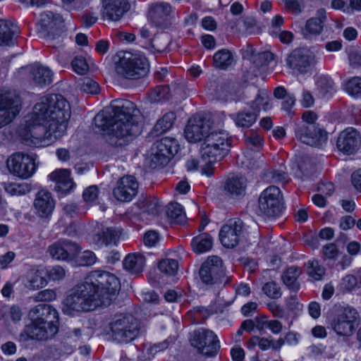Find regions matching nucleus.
Listing matches in <instances>:
<instances>
[{"mask_svg":"<svg viewBox=\"0 0 361 361\" xmlns=\"http://www.w3.org/2000/svg\"><path fill=\"white\" fill-rule=\"evenodd\" d=\"M56 297V293L53 290L46 289L39 291L35 296L37 301H51Z\"/></svg>","mask_w":361,"mask_h":361,"instance_id":"obj_61","label":"nucleus"},{"mask_svg":"<svg viewBox=\"0 0 361 361\" xmlns=\"http://www.w3.org/2000/svg\"><path fill=\"white\" fill-rule=\"evenodd\" d=\"M158 269L166 276H174L178 269V262L173 259H163L159 262Z\"/></svg>","mask_w":361,"mask_h":361,"instance_id":"obj_42","label":"nucleus"},{"mask_svg":"<svg viewBox=\"0 0 361 361\" xmlns=\"http://www.w3.org/2000/svg\"><path fill=\"white\" fill-rule=\"evenodd\" d=\"M302 274V269L297 266H291L287 268L281 275L283 284L291 291L296 293L300 288L298 281L299 276Z\"/></svg>","mask_w":361,"mask_h":361,"instance_id":"obj_33","label":"nucleus"},{"mask_svg":"<svg viewBox=\"0 0 361 361\" xmlns=\"http://www.w3.org/2000/svg\"><path fill=\"white\" fill-rule=\"evenodd\" d=\"M80 251V247L75 242L60 239L49 246L47 252L54 259L70 262L73 260Z\"/></svg>","mask_w":361,"mask_h":361,"instance_id":"obj_18","label":"nucleus"},{"mask_svg":"<svg viewBox=\"0 0 361 361\" xmlns=\"http://www.w3.org/2000/svg\"><path fill=\"white\" fill-rule=\"evenodd\" d=\"M231 145V140L226 131L211 130L201 146L202 158L209 164L219 161L228 154Z\"/></svg>","mask_w":361,"mask_h":361,"instance_id":"obj_4","label":"nucleus"},{"mask_svg":"<svg viewBox=\"0 0 361 361\" xmlns=\"http://www.w3.org/2000/svg\"><path fill=\"white\" fill-rule=\"evenodd\" d=\"M71 66L73 71L80 75L85 74L89 69L88 64L82 56H75L71 62Z\"/></svg>","mask_w":361,"mask_h":361,"instance_id":"obj_53","label":"nucleus"},{"mask_svg":"<svg viewBox=\"0 0 361 361\" xmlns=\"http://www.w3.org/2000/svg\"><path fill=\"white\" fill-rule=\"evenodd\" d=\"M295 133L297 139L310 146H321L327 140V133L317 124H298Z\"/></svg>","mask_w":361,"mask_h":361,"instance_id":"obj_16","label":"nucleus"},{"mask_svg":"<svg viewBox=\"0 0 361 361\" xmlns=\"http://www.w3.org/2000/svg\"><path fill=\"white\" fill-rule=\"evenodd\" d=\"M138 183L132 176H126L119 179L113 194L121 202H129L137 193Z\"/></svg>","mask_w":361,"mask_h":361,"instance_id":"obj_21","label":"nucleus"},{"mask_svg":"<svg viewBox=\"0 0 361 361\" xmlns=\"http://www.w3.org/2000/svg\"><path fill=\"white\" fill-rule=\"evenodd\" d=\"M71 172L68 169H58L49 174L50 180L56 183L55 189L62 193H68L73 188L75 183L70 177Z\"/></svg>","mask_w":361,"mask_h":361,"instance_id":"obj_28","label":"nucleus"},{"mask_svg":"<svg viewBox=\"0 0 361 361\" xmlns=\"http://www.w3.org/2000/svg\"><path fill=\"white\" fill-rule=\"evenodd\" d=\"M30 321H36L59 327V315L50 305L39 304L30 310L28 314Z\"/></svg>","mask_w":361,"mask_h":361,"instance_id":"obj_20","label":"nucleus"},{"mask_svg":"<svg viewBox=\"0 0 361 361\" xmlns=\"http://www.w3.org/2000/svg\"><path fill=\"white\" fill-rule=\"evenodd\" d=\"M338 250L334 243H330L323 247V254L326 258L334 259L338 255Z\"/></svg>","mask_w":361,"mask_h":361,"instance_id":"obj_64","label":"nucleus"},{"mask_svg":"<svg viewBox=\"0 0 361 361\" xmlns=\"http://www.w3.org/2000/svg\"><path fill=\"white\" fill-rule=\"evenodd\" d=\"M246 233L245 224L240 219H231L221 227L219 238L225 247L233 248L245 238Z\"/></svg>","mask_w":361,"mask_h":361,"instance_id":"obj_11","label":"nucleus"},{"mask_svg":"<svg viewBox=\"0 0 361 361\" xmlns=\"http://www.w3.org/2000/svg\"><path fill=\"white\" fill-rule=\"evenodd\" d=\"M171 6L167 3L152 4L149 10V18L157 27H165L169 23Z\"/></svg>","mask_w":361,"mask_h":361,"instance_id":"obj_25","label":"nucleus"},{"mask_svg":"<svg viewBox=\"0 0 361 361\" xmlns=\"http://www.w3.org/2000/svg\"><path fill=\"white\" fill-rule=\"evenodd\" d=\"M19 33L18 27L11 21L0 20V45H12Z\"/></svg>","mask_w":361,"mask_h":361,"instance_id":"obj_30","label":"nucleus"},{"mask_svg":"<svg viewBox=\"0 0 361 361\" xmlns=\"http://www.w3.org/2000/svg\"><path fill=\"white\" fill-rule=\"evenodd\" d=\"M119 289L120 281L114 274L92 271L71 290L63 301L62 311L73 316L75 313L93 311L99 306H108Z\"/></svg>","mask_w":361,"mask_h":361,"instance_id":"obj_2","label":"nucleus"},{"mask_svg":"<svg viewBox=\"0 0 361 361\" xmlns=\"http://www.w3.org/2000/svg\"><path fill=\"white\" fill-rule=\"evenodd\" d=\"M170 97V90L168 85L157 86L149 93L150 99L154 102L168 99Z\"/></svg>","mask_w":361,"mask_h":361,"instance_id":"obj_45","label":"nucleus"},{"mask_svg":"<svg viewBox=\"0 0 361 361\" xmlns=\"http://www.w3.org/2000/svg\"><path fill=\"white\" fill-rule=\"evenodd\" d=\"M257 118L256 112L240 111L235 115L234 121L238 127L248 128L255 123Z\"/></svg>","mask_w":361,"mask_h":361,"instance_id":"obj_40","label":"nucleus"},{"mask_svg":"<svg viewBox=\"0 0 361 361\" xmlns=\"http://www.w3.org/2000/svg\"><path fill=\"white\" fill-rule=\"evenodd\" d=\"M199 276L201 281L208 286L221 284L224 286H228L231 283L232 280V276L226 274L223 260L216 255L208 257L202 264Z\"/></svg>","mask_w":361,"mask_h":361,"instance_id":"obj_6","label":"nucleus"},{"mask_svg":"<svg viewBox=\"0 0 361 361\" xmlns=\"http://www.w3.org/2000/svg\"><path fill=\"white\" fill-rule=\"evenodd\" d=\"M98 193L99 189L96 185L90 186L83 192V199L87 202H93L97 200Z\"/></svg>","mask_w":361,"mask_h":361,"instance_id":"obj_60","label":"nucleus"},{"mask_svg":"<svg viewBox=\"0 0 361 361\" xmlns=\"http://www.w3.org/2000/svg\"><path fill=\"white\" fill-rule=\"evenodd\" d=\"M345 90L351 95L361 93V78L353 77L348 80L345 85Z\"/></svg>","mask_w":361,"mask_h":361,"instance_id":"obj_51","label":"nucleus"},{"mask_svg":"<svg viewBox=\"0 0 361 361\" xmlns=\"http://www.w3.org/2000/svg\"><path fill=\"white\" fill-rule=\"evenodd\" d=\"M138 113L139 110L133 102L122 100L112 104L111 111L97 114L94 122L99 130H108L105 136L106 142L113 147H123L140 133Z\"/></svg>","mask_w":361,"mask_h":361,"instance_id":"obj_3","label":"nucleus"},{"mask_svg":"<svg viewBox=\"0 0 361 361\" xmlns=\"http://www.w3.org/2000/svg\"><path fill=\"white\" fill-rule=\"evenodd\" d=\"M267 178L273 183H286L289 181L288 174L279 170H270L266 173Z\"/></svg>","mask_w":361,"mask_h":361,"instance_id":"obj_52","label":"nucleus"},{"mask_svg":"<svg viewBox=\"0 0 361 361\" xmlns=\"http://www.w3.org/2000/svg\"><path fill=\"white\" fill-rule=\"evenodd\" d=\"M66 275L64 269L61 266H54L47 270V276L49 280L59 281Z\"/></svg>","mask_w":361,"mask_h":361,"instance_id":"obj_55","label":"nucleus"},{"mask_svg":"<svg viewBox=\"0 0 361 361\" xmlns=\"http://www.w3.org/2000/svg\"><path fill=\"white\" fill-rule=\"evenodd\" d=\"M267 307L275 317L283 318L285 315V310L283 307L276 302H269Z\"/></svg>","mask_w":361,"mask_h":361,"instance_id":"obj_62","label":"nucleus"},{"mask_svg":"<svg viewBox=\"0 0 361 361\" xmlns=\"http://www.w3.org/2000/svg\"><path fill=\"white\" fill-rule=\"evenodd\" d=\"M176 120V114L173 111L166 113L161 118L159 119L153 128L155 135L164 133L171 128Z\"/></svg>","mask_w":361,"mask_h":361,"instance_id":"obj_38","label":"nucleus"},{"mask_svg":"<svg viewBox=\"0 0 361 361\" xmlns=\"http://www.w3.org/2000/svg\"><path fill=\"white\" fill-rule=\"evenodd\" d=\"M41 26L49 35H58L62 30L63 21L59 16H55L53 13L42 14Z\"/></svg>","mask_w":361,"mask_h":361,"instance_id":"obj_34","label":"nucleus"},{"mask_svg":"<svg viewBox=\"0 0 361 361\" xmlns=\"http://www.w3.org/2000/svg\"><path fill=\"white\" fill-rule=\"evenodd\" d=\"M361 136L354 128L349 127L342 130L336 141L338 149L346 154H353L360 148Z\"/></svg>","mask_w":361,"mask_h":361,"instance_id":"obj_19","label":"nucleus"},{"mask_svg":"<svg viewBox=\"0 0 361 361\" xmlns=\"http://www.w3.org/2000/svg\"><path fill=\"white\" fill-rule=\"evenodd\" d=\"M112 338L120 343L133 341L139 334V322L130 314L116 316L109 324Z\"/></svg>","mask_w":361,"mask_h":361,"instance_id":"obj_7","label":"nucleus"},{"mask_svg":"<svg viewBox=\"0 0 361 361\" xmlns=\"http://www.w3.org/2000/svg\"><path fill=\"white\" fill-rule=\"evenodd\" d=\"M250 60L256 67L267 66L274 60V54L268 51L257 54L252 52Z\"/></svg>","mask_w":361,"mask_h":361,"instance_id":"obj_43","label":"nucleus"},{"mask_svg":"<svg viewBox=\"0 0 361 361\" xmlns=\"http://www.w3.org/2000/svg\"><path fill=\"white\" fill-rule=\"evenodd\" d=\"M103 17L110 20H119L129 11L130 5L127 0H102Z\"/></svg>","mask_w":361,"mask_h":361,"instance_id":"obj_23","label":"nucleus"},{"mask_svg":"<svg viewBox=\"0 0 361 361\" xmlns=\"http://www.w3.org/2000/svg\"><path fill=\"white\" fill-rule=\"evenodd\" d=\"M233 63V56L231 51L222 49L216 51L213 56V64L219 69L226 70Z\"/></svg>","mask_w":361,"mask_h":361,"instance_id":"obj_36","label":"nucleus"},{"mask_svg":"<svg viewBox=\"0 0 361 361\" xmlns=\"http://www.w3.org/2000/svg\"><path fill=\"white\" fill-rule=\"evenodd\" d=\"M80 90L87 94H96L99 92V84L90 78L83 79Z\"/></svg>","mask_w":361,"mask_h":361,"instance_id":"obj_54","label":"nucleus"},{"mask_svg":"<svg viewBox=\"0 0 361 361\" xmlns=\"http://www.w3.org/2000/svg\"><path fill=\"white\" fill-rule=\"evenodd\" d=\"M314 57L304 49H295L288 54L286 63L289 68L301 73L308 72L313 64Z\"/></svg>","mask_w":361,"mask_h":361,"instance_id":"obj_22","label":"nucleus"},{"mask_svg":"<svg viewBox=\"0 0 361 361\" xmlns=\"http://www.w3.org/2000/svg\"><path fill=\"white\" fill-rule=\"evenodd\" d=\"M21 103L15 91L0 92V128L11 123L20 112Z\"/></svg>","mask_w":361,"mask_h":361,"instance_id":"obj_12","label":"nucleus"},{"mask_svg":"<svg viewBox=\"0 0 361 361\" xmlns=\"http://www.w3.org/2000/svg\"><path fill=\"white\" fill-rule=\"evenodd\" d=\"M71 114L70 104L61 94L44 96L20 126L19 136L28 146L48 145L65 135Z\"/></svg>","mask_w":361,"mask_h":361,"instance_id":"obj_1","label":"nucleus"},{"mask_svg":"<svg viewBox=\"0 0 361 361\" xmlns=\"http://www.w3.org/2000/svg\"><path fill=\"white\" fill-rule=\"evenodd\" d=\"M149 70V64L145 56L128 51L119 55V61L116 66L117 74L129 80L143 78Z\"/></svg>","mask_w":361,"mask_h":361,"instance_id":"obj_5","label":"nucleus"},{"mask_svg":"<svg viewBox=\"0 0 361 361\" xmlns=\"http://www.w3.org/2000/svg\"><path fill=\"white\" fill-rule=\"evenodd\" d=\"M264 293L271 299H279L282 295L279 285L275 281H269L262 287Z\"/></svg>","mask_w":361,"mask_h":361,"instance_id":"obj_49","label":"nucleus"},{"mask_svg":"<svg viewBox=\"0 0 361 361\" xmlns=\"http://www.w3.org/2000/svg\"><path fill=\"white\" fill-rule=\"evenodd\" d=\"M121 235V231L116 228H106L94 234L92 242L97 246L116 245Z\"/></svg>","mask_w":361,"mask_h":361,"instance_id":"obj_32","label":"nucleus"},{"mask_svg":"<svg viewBox=\"0 0 361 361\" xmlns=\"http://www.w3.org/2000/svg\"><path fill=\"white\" fill-rule=\"evenodd\" d=\"M307 274L316 281L321 280L325 274V268L319 264L317 260L308 262Z\"/></svg>","mask_w":361,"mask_h":361,"instance_id":"obj_48","label":"nucleus"},{"mask_svg":"<svg viewBox=\"0 0 361 361\" xmlns=\"http://www.w3.org/2000/svg\"><path fill=\"white\" fill-rule=\"evenodd\" d=\"M137 206L144 213L150 215L154 216L159 212L160 204L154 197L142 195L137 202Z\"/></svg>","mask_w":361,"mask_h":361,"instance_id":"obj_35","label":"nucleus"},{"mask_svg":"<svg viewBox=\"0 0 361 361\" xmlns=\"http://www.w3.org/2000/svg\"><path fill=\"white\" fill-rule=\"evenodd\" d=\"M47 283L46 279L39 271H31L27 276V287L30 289L42 288Z\"/></svg>","mask_w":361,"mask_h":361,"instance_id":"obj_44","label":"nucleus"},{"mask_svg":"<svg viewBox=\"0 0 361 361\" xmlns=\"http://www.w3.org/2000/svg\"><path fill=\"white\" fill-rule=\"evenodd\" d=\"M357 317L355 309L347 307L336 314L331 324L338 335L348 336L355 331L354 323Z\"/></svg>","mask_w":361,"mask_h":361,"instance_id":"obj_17","label":"nucleus"},{"mask_svg":"<svg viewBox=\"0 0 361 361\" xmlns=\"http://www.w3.org/2000/svg\"><path fill=\"white\" fill-rule=\"evenodd\" d=\"M348 59L353 66H361V53L356 49L348 51Z\"/></svg>","mask_w":361,"mask_h":361,"instance_id":"obj_63","label":"nucleus"},{"mask_svg":"<svg viewBox=\"0 0 361 361\" xmlns=\"http://www.w3.org/2000/svg\"><path fill=\"white\" fill-rule=\"evenodd\" d=\"M6 192L11 195H23L30 191V186L27 183H11L5 184Z\"/></svg>","mask_w":361,"mask_h":361,"instance_id":"obj_47","label":"nucleus"},{"mask_svg":"<svg viewBox=\"0 0 361 361\" xmlns=\"http://www.w3.org/2000/svg\"><path fill=\"white\" fill-rule=\"evenodd\" d=\"M146 263L145 257L139 252L130 253L123 262L125 270L131 274H139L144 270Z\"/></svg>","mask_w":361,"mask_h":361,"instance_id":"obj_31","label":"nucleus"},{"mask_svg":"<svg viewBox=\"0 0 361 361\" xmlns=\"http://www.w3.org/2000/svg\"><path fill=\"white\" fill-rule=\"evenodd\" d=\"M357 285V279L354 275H347L343 278L340 286L343 291H350Z\"/></svg>","mask_w":361,"mask_h":361,"instance_id":"obj_56","label":"nucleus"},{"mask_svg":"<svg viewBox=\"0 0 361 361\" xmlns=\"http://www.w3.org/2000/svg\"><path fill=\"white\" fill-rule=\"evenodd\" d=\"M152 47L157 52H162L169 45V37L166 34L156 35L151 41Z\"/></svg>","mask_w":361,"mask_h":361,"instance_id":"obj_50","label":"nucleus"},{"mask_svg":"<svg viewBox=\"0 0 361 361\" xmlns=\"http://www.w3.org/2000/svg\"><path fill=\"white\" fill-rule=\"evenodd\" d=\"M159 233L154 231H149L146 232L143 237V243L148 247L155 246L159 242Z\"/></svg>","mask_w":361,"mask_h":361,"instance_id":"obj_59","label":"nucleus"},{"mask_svg":"<svg viewBox=\"0 0 361 361\" xmlns=\"http://www.w3.org/2000/svg\"><path fill=\"white\" fill-rule=\"evenodd\" d=\"M212 121L202 115H195L190 118L185 128V138L190 142H197L205 140L212 130Z\"/></svg>","mask_w":361,"mask_h":361,"instance_id":"obj_15","label":"nucleus"},{"mask_svg":"<svg viewBox=\"0 0 361 361\" xmlns=\"http://www.w3.org/2000/svg\"><path fill=\"white\" fill-rule=\"evenodd\" d=\"M179 149V143L175 138L165 137L156 141L151 147V166L157 168L166 166Z\"/></svg>","mask_w":361,"mask_h":361,"instance_id":"obj_8","label":"nucleus"},{"mask_svg":"<svg viewBox=\"0 0 361 361\" xmlns=\"http://www.w3.org/2000/svg\"><path fill=\"white\" fill-rule=\"evenodd\" d=\"M190 343L198 352L207 357H214L220 348L219 341L212 331L200 329L195 331L190 338Z\"/></svg>","mask_w":361,"mask_h":361,"instance_id":"obj_10","label":"nucleus"},{"mask_svg":"<svg viewBox=\"0 0 361 361\" xmlns=\"http://www.w3.org/2000/svg\"><path fill=\"white\" fill-rule=\"evenodd\" d=\"M55 207V201L50 192L41 190L36 194L34 201L35 213L41 218H48Z\"/></svg>","mask_w":361,"mask_h":361,"instance_id":"obj_24","label":"nucleus"},{"mask_svg":"<svg viewBox=\"0 0 361 361\" xmlns=\"http://www.w3.org/2000/svg\"><path fill=\"white\" fill-rule=\"evenodd\" d=\"M97 257L94 253L90 250H85L82 253L79 259L80 266H91L96 262Z\"/></svg>","mask_w":361,"mask_h":361,"instance_id":"obj_58","label":"nucleus"},{"mask_svg":"<svg viewBox=\"0 0 361 361\" xmlns=\"http://www.w3.org/2000/svg\"><path fill=\"white\" fill-rule=\"evenodd\" d=\"M30 77L35 84L44 87L52 82L53 73L48 67L35 64L30 68Z\"/></svg>","mask_w":361,"mask_h":361,"instance_id":"obj_29","label":"nucleus"},{"mask_svg":"<svg viewBox=\"0 0 361 361\" xmlns=\"http://www.w3.org/2000/svg\"><path fill=\"white\" fill-rule=\"evenodd\" d=\"M193 250L202 253L209 250L212 247V238L207 233L195 237L191 242Z\"/></svg>","mask_w":361,"mask_h":361,"instance_id":"obj_39","label":"nucleus"},{"mask_svg":"<svg viewBox=\"0 0 361 361\" xmlns=\"http://www.w3.org/2000/svg\"><path fill=\"white\" fill-rule=\"evenodd\" d=\"M247 180L243 176L228 177L224 183L226 193L233 198H241L246 194Z\"/></svg>","mask_w":361,"mask_h":361,"instance_id":"obj_26","label":"nucleus"},{"mask_svg":"<svg viewBox=\"0 0 361 361\" xmlns=\"http://www.w3.org/2000/svg\"><path fill=\"white\" fill-rule=\"evenodd\" d=\"M283 197L280 189L271 185L267 188L260 194L258 204L260 212L268 217L279 216L283 209Z\"/></svg>","mask_w":361,"mask_h":361,"instance_id":"obj_9","label":"nucleus"},{"mask_svg":"<svg viewBox=\"0 0 361 361\" xmlns=\"http://www.w3.org/2000/svg\"><path fill=\"white\" fill-rule=\"evenodd\" d=\"M268 95L265 90H257V94L255 99L252 102L251 108L253 112H259L262 106L264 110L269 108V102L267 101Z\"/></svg>","mask_w":361,"mask_h":361,"instance_id":"obj_46","label":"nucleus"},{"mask_svg":"<svg viewBox=\"0 0 361 361\" xmlns=\"http://www.w3.org/2000/svg\"><path fill=\"white\" fill-rule=\"evenodd\" d=\"M245 137L248 147H259L262 145V140L257 133L250 131L248 134H245Z\"/></svg>","mask_w":361,"mask_h":361,"instance_id":"obj_57","label":"nucleus"},{"mask_svg":"<svg viewBox=\"0 0 361 361\" xmlns=\"http://www.w3.org/2000/svg\"><path fill=\"white\" fill-rule=\"evenodd\" d=\"M167 216L177 224L185 221V216L183 212L182 206L178 202H171L167 206Z\"/></svg>","mask_w":361,"mask_h":361,"instance_id":"obj_41","label":"nucleus"},{"mask_svg":"<svg viewBox=\"0 0 361 361\" xmlns=\"http://www.w3.org/2000/svg\"><path fill=\"white\" fill-rule=\"evenodd\" d=\"M6 164L11 173L24 179L31 177L36 169L35 159L21 152L11 155Z\"/></svg>","mask_w":361,"mask_h":361,"instance_id":"obj_14","label":"nucleus"},{"mask_svg":"<svg viewBox=\"0 0 361 361\" xmlns=\"http://www.w3.org/2000/svg\"><path fill=\"white\" fill-rule=\"evenodd\" d=\"M315 84L322 97L331 96L336 92L335 83L329 75H321L318 76Z\"/></svg>","mask_w":361,"mask_h":361,"instance_id":"obj_37","label":"nucleus"},{"mask_svg":"<svg viewBox=\"0 0 361 361\" xmlns=\"http://www.w3.org/2000/svg\"><path fill=\"white\" fill-rule=\"evenodd\" d=\"M326 20V11L324 8L319 9L316 16L307 20L305 27L302 29L303 36L307 38L312 35H319L323 30Z\"/></svg>","mask_w":361,"mask_h":361,"instance_id":"obj_27","label":"nucleus"},{"mask_svg":"<svg viewBox=\"0 0 361 361\" xmlns=\"http://www.w3.org/2000/svg\"><path fill=\"white\" fill-rule=\"evenodd\" d=\"M59 328L51 326L48 324L31 321L25 326L23 330L19 335L20 341L26 342L30 340L45 341L53 338L58 333Z\"/></svg>","mask_w":361,"mask_h":361,"instance_id":"obj_13","label":"nucleus"}]
</instances>
